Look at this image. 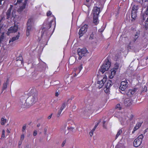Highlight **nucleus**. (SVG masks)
Wrapping results in <instances>:
<instances>
[{"mask_svg":"<svg viewBox=\"0 0 148 148\" xmlns=\"http://www.w3.org/2000/svg\"><path fill=\"white\" fill-rule=\"evenodd\" d=\"M111 66V62L108 59H106L105 62L101 66L100 70L102 73L108 71Z\"/></svg>","mask_w":148,"mask_h":148,"instance_id":"obj_1","label":"nucleus"},{"mask_svg":"<svg viewBox=\"0 0 148 148\" xmlns=\"http://www.w3.org/2000/svg\"><path fill=\"white\" fill-rule=\"evenodd\" d=\"M77 53L79 56L78 59L80 60L83 56H86L88 52L86 48H83L82 49L79 48L77 50Z\"/></svg>","mask_w":148,"mask_h":148,"instance_id":"obj_2","label":"nucleus"},{"mask_svg":"<svg viewBox=\"0 0 148 148\" xmlns=\"http://www.w3.org/2000/svg\"><path fill=\"white\" fill-rule=\"evenodd\" d=\"M143 137V135L141 134L135 139L133 143L135 147H137L141 145Z\"/></svg>","mask_w":148,"mask_h":148,"instance_id":"obj_3","label":"nucleus"},{"mask_svg":"<svg viewBox=\"0 0 148 148\" xmlns=\"http://www.w3.org/2000/svg\"><path fill=\"white\" fill-rule=\"evenodd\" d=\"M33 19L32 18H29L27 22V28L26 30V35L28 36L29 35L30 32L31 31L33 24Z\"/></svg>","mask_w":148,"mask_h":148,"instance_id":"obj_4","label":"nucleus"},{"mask_svg":"<svg viewBox=\"0 0 148 148\" xmlns=\"http://www.w3.org/2000/svg\"><path fill=\"white\" fill-rule=\"evenodd\" d=\"M130 81L126 79L124 81H122L119 87V89L123 91H124L128 87V83Z\"/></svg>","mask_w":148,"mask_h":148,"instance_id":"obj_5","label":"nucleus"},{"mask_svg":"<svg viewBox=\"0 0 148 148\" xmlns=\"http://www.w3.org/2000/svg\"><path fill=\"white\" fill-rule=\"evenodd\" d=\"M88 25L85 24L79 29L78 33L79 37L82 36L87 32L88 29Z\"/></svg>","mask_w":148,"mask_h":148,"instance_id":"obj_6","label":"nucleus"},{"mask_svg":"<svg viewBox=\"0 0 148 148\" xmlns=\"http://www.w3.org/2000/svg\"><path fill=\"white\" fill-rule=\"evenodd\" d=\"M107 79V78L103 77L101 80L97 82V86L99 89H100L102 87L104 84L106 82Z\"/></svg>","mask_w":148,"mask_h":148,"instance_id":"obj_7","label":"nucleus"},{"mask_svg":"<svg viewBox=\"0 0 148 148\" xmlns=\"http://www.w3.org/2000/svg\"><path fill=\"white\" fill-rule=\"evenodd\" d=\"M18 29V27L17 25L14 24L13 26L10 27L8 29V33H10L16 32Z\"/></svg>","mask_w":148,"mask_h":148,"instance_id":"obj_8","label":"nucleus"},{"mask_svg":"<svg viewBox=\"0 0 148 148\" xmlns=\"http://www.w3.org/2000/svg\"><path fill=\"white\" fill-rule=\"evenodd\" d=\"M28 0H24V1L22 5L19 7V8L18 10V12H20L23 11L24 9L27 5Z\"/></svg>","mask_w":148,"mask_h":148,"instance_id":"obj_9","label":"nucleus"},{"mask_svg":"<svg viewBox=\"0 0 148 148\" xmlns=\"http://www.w3.org/2000/svg\"><path fill=\"white\" fill-rule=\"evenodd\" d=\"M93 16H98L100 12V8L97 7H94L92 11Z\"/></svg>","mask_w":148,"mask_h":148,"instance_id":"obj_10","label":"nucleus"},{"mask_svg":"<svg viewBox=\"0 0 148 148\" xmlns=\"http://www.w3.org/2000/svg\"><path fill=\"white\" fill-rule=\"evenodd\" d=\"M41 37H42L44 36H49L51 35V33L49 32L48 30H45V29H43L41 31Z\"/></svg>","mask_w":148,"mask_h":148,"instance_id":"obj_11","label":"nucleus"},{"mask_svg":"<svg viewBox=\"0 0 148 148\" xmlns=\"http://www.w3.org/2000/svg\"><path fill=\"white\" fill-rule=\"evenodd\" d=\"M137 90V88H134L132 89H130L126 93V95L128 97H131L135 93Z\"/></svg>","mask_w":148,"mask_h":148,"instance_id":"obj_12","label":"nucleus"},{"mask_svg":"<svg viewBox=\"0 0 148 148\" xmlns=\"http://www.w3.org/2000/svg\"><path fill=\"white\" fill-rule=\"evenodd\" d=\"M13 7V6L12 5H10V8L6 12V18L7 19H9L10 18H11V12Z\"/></svg>","mask_w":148,"mask_h":148,"instance_id":"obj_13","label":"nucleus"},{"mask_svg":"<svg viewBox=\"0 0 148 148\" xmlns=\"http://www.w3.org/2000/svg\"><path fill=\"white\" fill-rule=\"evenodd\" d=\"M133 103L132 99L130 98L127 99L125 101V104L127 106H130Z\"/></svg>","mask_w":148,"mask_h":148,"instance_id":"obj_14","label":"nucleus"},{"mask_svg":"<svg viewBox=\"0 0 148 148\" xmlns=\"http://www.w3.org/2000/svg\"><path fill=\"white\" fill-rule=\"evenodd\" d=\"M117 71V69L115 68H114L112 69L111 71V73L109 76V78L110 79H112L115 75Z\"/></svg>","mask_w":148,"mask_h":148,"instance_id":"obj_15","label":"nucleus"},{"mask_svg":"<svg viewBox=\"0 0 148 148\" xmlns=\"http://www.w3.org/2000/svg\"><path fill=\"white\" fill-rule=\"evenodd\" d=\"M142 125V123L138 122L137 123L134 128L133 131H132V134H134L135 131L139 129Z\"/></svg>","mask_w":148,"mask_h":148,"instance_id":"obj_16","label":"nucleus"},{"mask_svg":"<svg viewBox=\"0 0 148 148\" xmlns=\"http://www.w3.org/2000/svg\"><path fill=\"white\" fill-rule=\"evenodd\" d=\"M97 32V29H95L94 31L92 32L91 34H90L89 39L90 40H92L95 38V36Z\"/></svg>","mask_w":148,"mask_h":148,"instance_id":"obj_17","label":"nucleus"},{"mask_svg":"<svg viewBox=\"0 0 148 148\" xmlns=\"http://www.w3.org/2000/svg\"><path fill=\"white\" fill-rule=\"evenodd\" d=\"M20 34L19 32H18L16 36L13 37L12 38L10 39L9 41V43L10 44L11 42H13V41L18 40L20 37Z\"/></svg>","mask_w":148,"mask_h":148,"instance_id":"obj_18","label":"nucleus"},{"mask_svg":"<svg viewBox=\"0 0 148 148\" xmlns=\"http://www.w3.org/2000/svg\"><path fill=\"white\" fill-rule=\"evenodd\" d=\"M137 17V12H132V11L131 12V17L132 18V21H133V20H134L136 18V17Z\"/></svg>","mask_w":148,"mask_h":148,"instance_id":"obj_19","label":"nucleus"},{"mask_svg":"<svg viewBox=\"0 0 148 148\" xmlns=\"http://www.w3.org/2000/svg\"><path fill=\"white\" fill-rule=\"evenodd\" d=\"M53 22V24L54 25V26H55L56 25V20L55 18L54 19H53L48 24V27L49 28V29L51 27L52 25V23Z\"/></svg>","mask_w":148,"mask_h":148,"instance_id":"obj_20","label":"nucleus"},{"mask_svg":"<svg viewBox=\"0 0 148 148\" xmlns=\"http://www.w3.org/2000/svg\"><path fill=\"white\" fill-rule=\"evenodd\" d=\"M112 82L111 80L108 81L106 84L105 87L110 88L112 86Z\"/></svg>","mask_w":148,"mask_h":148,"instance_id":"obj_21","label":"nucleus"},{"mask_svg":"<svg viewBox=\"0 0 148 148\" xmlns=\"http://www.w3.org/2000/svg\"><path fill=\"white\" fill-rule=\"evenodd\" d=\"M37 100V96L34 95L32 96V97L31 100L32 103H34Z\"/></svg>","mask_w":148,"mask_h":148,"instance_id":"obj_22","label":"nucleus"},{"mask_svg":"<svg viewBox=\"0 0 148 148\" xmlns=\"http://www.w3.org/2000/svg\"><path fill=\"white\" fill-rule=\"evenodd\" d=\"M93 23L96 25H97L98 23V16H93Z\"/></svg>","mask_w":148,"mask_h":148,"instance_id":"obj_23","label":"nucleus"},{"mask_svg":"<svg viewBox=\"0 0 148 148\" xmlns=\"http://www.w3.org/2000/svg\"><path fill=\"white\" fill-rule=\"evenodd\" d=\"M7 120L4 118L2 117L1 118V124L2 125H3L5 124Z\"/></svg>","mask_w":148,"mask_h":148,"instance_id":"obj_24","label":"nucleus"},{"mask_svg":"<svg viewBox=\"0 0 148 148\" xmlns=\"http://www.w3.org/2000/svg\"><path fill=\"white\" fill-rule=\"evenodd\" d=\"M138 6L137 5H134L133 7L132 10V12H137V10L138 9Z\"/></svg>","mask_w":148,"mask_h":148,"instance_id":"obj_25","label":"nucleus"},{"mask_svg":"<svg viewBox=\"0 0 148 148\" xmlns=\"http://www.w3.org/2000/svg\"><path fill=\"white\" fill-rule=\"evenodd\" d=\"M16 60L17 61H21V64L23 63V59L21 54H20L19 56L16 58Z\"/></svg>","mask_w":148,"mask_h":148,"instance_id":"obj_26","label":"nucleus"},{"mask_svg":"<svg viewBox=\"0 0 148 148\" xmlns=\"http://www.w3.org/2000/svg\"><path fill=\"white\" fill-rule=\"evenodd\" d=\"M139 35V33L138 32H136V34L135 35V38H134L133 40V41L134 42L136 40L138 36V35Z\"/></svg>","mask_w":148,"mask_h":148,"instance_id":"obj_27","label":"nucleus"},{"mask_svg":"<svg viewBox=\"0 0 148 148\" xmlns=\"http://www.w3.org/2000/svg\"><path fill=\"white\" fill-rule=\"evenodd\" d=\"M122 132V130L121 129H120L118 130L116 135L115 137V139H116L118 136L121 134Z\"/></svg>","mask_w":148,"mask_h":148,"instance_id":"obj_28","label":"nucleus"},{"mask_svg":"<svg viewBox=\"0 0 148 148\" xmlns=\"http://www.w3.org/2000/svg\"><path fill=\"white\" fill-rule=\"evenodd\" d=\"M8 80L6 81V82H5L3 84V88H2V89H3V90H4L5 89H6L7 87V84H8Z\"/></svg>","mask_w":148,"mask_h":148,"instance_id":"obj_29","label":"nucleus"},{"mask_svg":"<svg viewBox=\"0 0 148 148\" xmlns=\"http://www.w3.org/2000/svg\"><path fill=\"white\" fill-rule=\"evenodd\" d=\"M4 39V33L3 32L0 37V44L1 43V42L3 41Z\"/></svg>","mask_w":148,"mask_h":148,"instance_id":"obj_30","label":"nucleus"},{"mask_svg":"<svg viewBox=\"0 0 148 148\" xmlns=\"http://www.w3.org/2000/svg\"><path fill=\"white\" fill-rule=\"evenodd\" d=\"M145 27L146 29H147L148 28V17L145 21Z\"/></svg>","mask_w":148,"mask_h":148,"instance_id":"obj_31","label":"nucleus"},{"mask_svg":"<svg viewBox=\"0 0 148 148\" xmlns=\"http://www.w3.org/2000/svg\"><path fill=\"white\" fill-rule=\"evenodd\" d=\"M16 12L15 11L13 10L12 11V13L11 15V18H12L13 17L14 18H15L16 15H15Z\"/></svg>","mask_w":148,"mask_h":148,"instance_id":"obj_32","label":"nucleus"},{"mask_svg":"<svg viewBox=\"0 0 148 148\" xmlns=\"http://www.w3.org/2000/svg\"><path fill=\"white\" fill-rule=\"evenodd\" d=\"M66 103H64L62 105V106L60 108V109L62 110H63L65 107L66 105Z\"/></svg>","mask_w":148,"mask_h":148,"instance_id":"obj_33","label":"nucleus"},{"mask_svg":"<svg viewBox=\"0 0 148 148\" xmlns=\"http://www.w3.org/2000/svg\"><path fill=\"white\" fill-rule=\"evenodd\" d=\"M22 1V0H17V2L16 3L15 2V1L14 3V5H17L18 4H20Z\"/></svg>","mask_w":148,"mask_h":148,"instance_id":"obj_34","label":"nucleus"},{"mask_svg":"<svg viewBox=\"0 0 148 148\" xmlns=\"http://www.w3.org/2000/svg\"><path fill=\"white\" fill-rule=\"evenodd\" d=\"M105 88H106V89L104 90L105 92L106 93H109L110 92V88H105Z\"/></svg>","mask_w":148,"mask_h":148,"instance_id":"obj_35","label":"nucleus"},{"mask_svg":"<svg viewBox=\"0 0 148 148\" xmlns=\"http://www.w3.org/2000/svg\"><path fill=\"white\" fill-rule=\"evenodd\" d=\"M5 131L4 130H3L2 131V134L1 136V137L2 138H4L5 137Z\"/></svg>","mask_w":148,"mask_h":148,"instance_id":"obj_36","label":"nucleus"},{"mask_svg":"<svg viewBox=\"0 0 148 148\" xmlns=\"http://www.w3.org/2000/svg\"><path fill=\"white\" fill-rule=\"evenodd\" d=\"M83 68L82 65L81 64L78 67V69L79 71V73L80 71H81L82 69Z\"/></svg>","mask_w":148,"mask_h":148,"instance_id":"obj_37","label":"nucleus"},{"mask_svg":"<svg viewBox=\"0 0 148 148\" xmlns=\"http://www.w3.org/2000/svg\"><path fill=\"white\" fill-rule=\"evenodd\" d=\"M62 111V110L60 109V110L58 111V113L57 115L58 117H59L60 116Z\"/></svg>","mask_w":148,"mask_h":148,"instance_id":"obj_38","label":"nucleus"},{"mask_svg":"<svg viewBox=\"0 0 148 148\" xmlns=\"http://www.w3.org/2000/svg\"><path fill=\"white\" fill-rule=\"evenodd\" d=\"M120 104H118L116 106L115 108L116 109L118 108L119 110H120L121 109V108L120 107Z\"/></svg>","mask_w":148,"mask_h":148,"instance_id":"obj_39","label":"nucleus"},{"mask_svg":"<svg viewBox=\"0 0 148 148\" xmlns=\"http://www.w3.org/2000/svg\"><path fill=\"white\" fill-rule=\"evenodd\" d=\"M52 13L50 11H48L47 13V15L48 16H49L51 15Z\"/></svg>","mask_w":148,"mask_h":148,"instance_id":"obj_40","label":"nucleus"},{"mask_svg":"<svg viewBox=\"0 0 148 148\" xmlns=\"http://www.w3.org/2000/svg\"><path fill=\"white\" fill-rule=\"evenodd\" d=\"M26 127V125H23L22 129V132H23L25 130Z\"/></svg>","mask_w":148,"mask_h":148,"instance_id":"obj_41","label":"nucleus"},{"mask_svg":"<svg viewBox=\"0 0 148 148\" xmlns=\"http://www.w3.org/2000/svg\"><path fill=\"white\" fill-rule=\"evenodd\" d=\"M24 138V135L23 134H22L21 136V140H23Z\"/></svg>","mask_w":148,"mask_h":148,"instance_id":"obj_42","label":"nucleus"},{"mask_svg":"<svg viewBox=\"0 0 148 148\" xmlns=\"http://www.w3.org/2000/svg\"><path fill=\"white\" fill-rule=\"evenodd\" d=\"M37 134V132L36 130H35L34 131L33 135L34 136H36Z\"/></svg>","mask_w":148,"mask_h":148,"instance_id":"obj_43","label":"nucleus"},{"mask_svg":"<svg viewBox=\"0 0 148 148\" xmlns=\"http://www.w3.org/2000/svg\"><path fill=\"white\" fill-rule=\"evenodd\" d=\"M3 27V24H0V33H1V29L2 28V27Z\"/></svg>","mask_w":148,"mask_h":148,"instance_id":"obj_44","label":"nucleus"},{"mask_svg":"<svg viewBox=\"0 0 148 148\" xmlns=\"http://www.w3.org/2000/svg\"><path fill=\"white\" fill-rule=\"evenodd\" d=\"M93 132L92 131H91L89 133L90 135V136H92L93 134Z\"/></svg>","mask_w":148,"mask_h":148,"instance_id":"obj_45","label":"nucleus"},{"mask_svg":"<svg viewBox=\"0 0 148 148\" xmlns=\"http://www.w3.org/2000/svg\"><path fill=\"white\" fill-rule=\"evenodd\" d=\"M66 143V140H64V141L62 143V147H63V146H64V144H65V143Z\"/></svg>","mask_w":148,"mask_h":148,"instance_id":"obj_46","label":"nucleus"},{"mask_svg":"<svg viewBox=\"0 0 148 148\" xmlns=\"http://www.w3.org/2000/svg\"><path fill=\"white\" fill-rule=\"evenodd\" d=\"M133 117H134V116L132 114L130 116V120L132 119Z\"/></svg>","mask_w":148,"mask_h":148,"instance_id":"obj_47","label":"nucleus"},{"mask_svg":"<svg viewBox=\"0 0 148 148\" xmlns=\"http://www.w3.org/2000/svg\"><path fill=\"white\" fill-rule=\"evenodd\" d=\"M59 94L58 93V92H56L55 93V96L56 97H58V96L59 95Z\"/></svg>","mask_w":148,"mask_h":148,"instance_id":"obj_48","label":"nucleus"},{"mask_svg":"<svg viewBox=\"0 0 148 148\" xmlns=\"http://www.w3.org/2000/svg\"><path fill=\"white\" fill-rule=\"evenodd\" d=\"M52 114H50L48 117V119H50L52 117Z\"/></svg>","mask_w":148,"mask_h":148,"instance_id":"obj_49","label":"nucleus"},{"mask_svg":"<svg viewBox=\"0 0 148 148\" xmlns=\"http://www.w3.org/2000/svg\"><path fill=\"white\" fill-rule=\"evenodd\" d=\"M136 1H137L140 2V3L141 2H143V0H137Z\"/></svg>","mask_w":148,"mask_h":148,"instance_id":"obj_50","label":"nucleus"},{"mask_svg":"<svg viewBox=\"0 0 148 148\" xmlns=\"http://www.w3.org/2000/svg\"><path fill=\"white\" fill-rule=\"evenodd\" d=\"M103 30H101V29H100L99 30V31L101 33L102 32H103Z\"/></svg>","mask_w":148,"mask_h":148,"instance_id":"obj_51","label":"nucleus"},{"mask_svg":"<svg viewBox=\"0 0 148 148\" xmlns=\"http://www.w3.org/2000/svg\"><path fill=\"white\" fill-rule=\"evenodd\" d=\"M98 124H99V123H98L97 124L95 125V126L94 127H95V128H96L98 126Z\"/></svg>","mask_w":148,"mask_h":148,"instance_id":"obj_52","label":"nucleus"},{"mask_svg":"<svg viewBox=\"0 0 148 148\" xmlns=\"http://www.w3.org/2000/svg\"><path fill=\"white\" fill-rule=\"evenodd\" d=\"M6 131H7V132L8 133H10V131L8 129H7Z\"/></svg>","mask_w":148,"mask_h":148,"instance_id":"obj_53","label":"nucleus"},{"mask_svg":"<svg viewBox=\"0 0 148 148\" xmlns=\"http://www.w3.org/2000/svg\"><path fill=\"white\" fill-rule=\"evenodd\" d=\"M95 129L96 128H95V127H94V128L92 129V130L91 131L94 132L95 131Z\"/></svg>","mask_w":148,"mask_h":148,"instance_id":"obj_54","label":"nucleus"},{"mask_svg":"<svg viewBox=\"0 0 148 148\" xmlns=\"http://www.w3.org/2000/svg\"><path fill=\"white\" fill-rule=\"evenodd\" d=\"M40 126V124L39 123V124H38L37 125V127H39Z\"/></svg>","mask_w":148,"mask_h":148,"instance_id":"obj_55","label":"nucleus"},{"mask_svg":"<svg viewBox=\"0 0 148 148\" xmlns=\"http://www.w3.org/2000/svg\"><path fill=\"white\" fill-rule=\"evenodd\" d=\"M44 131L45 133L47 131V129H45Z\"/></svg>","mask_w":148,"mask_h":148,"instance_id":"obj_56","label":"nucleus"},{"mask_svg":"<svg viewBox=\"0 0 148 148\" xmlns=\"http://www.w3.org/2000/svg\"><path fill=\"white\" fill-rule=\"evenodd\" d=\"M87 2H88L90 0H86Z\"/></svg>","mask_w":148,"mask_h":148,"instance_id":"obj_57","label":"nucleus"},{"mask_svg":"<svg viewBox=\"0 0 148 148\" xmlns=\"http://www.w3.org/2000/svg\"><path fill=\"white\" fill-rule=\"evenodd\" d=\"M21 143H20V142H19V143H18L19 145H21Z\"/></svg>","mask_w":148,"mask_h":148,"instance_id":"obj_58","label":"nucleus"},{"mask_svg":"<svg viewBox=\"0 0 148 148\" xmlns=\"http://www.w3.org/2000/svg\"><path fill=\"white\" fill-rule=\"evenodd\" d=\"M77 76V74H76V73H75V75L74 76V77H75V76Z\"/></svg>","mask_w":148,"mask_h":148,"instance_id":"obj_59","label":"nucleus"},{"mask_svg":"<svg viewBox=\"0 0 148 148\" xmlns=\"http://www.w3.org/2000/svg\"><path fill=\"white\" fill-rule=\"evenodd\" d=\"M105 121H103V124H104L105 123Z\"/></svg>","mask_w":148,"mask_h":148,"instance_id":"obj_60","label":"nucleus"},{"mask_svg":"<svg viewBox=\"0 0 148 148\" xmlns=\"http://www.w3.org/2000/svg\"><path fill=\"white\" fill-rule=\"evenodd\" d=\"M0 5H1V1H0Z\"/></svg>","mask_w":148,"mask_h":148,"instance_id":"obj_61","label":"nucleus"},{"mask_svg":"<svg viewBox=\"0 0 148 148\" xmlns=\"http://www.w3.org/2000/svg\"><path fill=\"white\" fill-rule=\"evenodd\" d=\"M4 0H0V1H3Z\"/></svg>","mask_w":148,"mask_h":148,"instance_id":"obj_62","label":"nucleus"},{"mask_svg":"<svg viewBox=\"0 0 148 148\" xmlns=\"http://www.w3.org/2000/svg\"><path fill=\"white\" fill-rule=\"evenodd\" d=\"M148 1V0H146L145 1Z\"/></svg>","mask_w":148,"mask_h":148,"instance_id":"obj_63","label":"nucleus"},{"mask_svg":"<svg viewBox=\"0 0 148 148\" xmlns=\"http://www.w3.org/2000/svg\"><path fill=\"white\" fill-rule=\"evenodd\" d=\"M123 94H125V92H124L123 93Z\"/></svg>","mask_w":148,"mask_h":148,"instance_id":"obj_64","label":"nucleus"}]
</instances>
